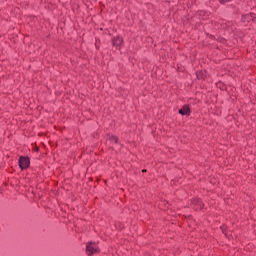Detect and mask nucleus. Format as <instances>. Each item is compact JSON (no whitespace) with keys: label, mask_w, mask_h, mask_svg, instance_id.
<instances>
[{"label":"nucleus","mask_w":256,"mask_h":256,"mask_svg":"<svg viewBox=\"0 0 256 256\" xmlns=\"http://www.w3.org/2000/svg\"><path fill=\"white\" fill-rule=\"evenodd\" d=\"M121 45H123V39L121 37L113 39V46L116 47V49H121Z\"/></svg>","instance_id":"obj_3"},{"label":"nucleus","mask_w":256,"mask_h":256,"mask_svg":"<svg viewBox=\"0 0 256 256\" xmlns=\"http://www.w3.org/2000/svg\"><path fill=\"white\" fill-rule=\"evenodd\" d=\"M228 1H231V0H220V3L223 5L225 3H228Z\"/></svg>","instance_id":"obj_6"},{"label":"nucleus","mask_w":256,"mask_h":256,"mask_svg":"<svg viewBox=\"0 0 256 256\" xmlns=\"http://www.w3.org/2000/svg\"><path fill=\"white\" fill-rule=\"evenodd\" d=\"M29 158L27 157H20L19 159V165H20V169H27V167H29Z\"/></svg>","instance_id":"obj_2"},{"label":"nucleus","mask_w":256,"mask_h":256,"mask_svg":"<svg viewBox=\"0 0 256 256\" xmlns=\"http://www.w3.org/2000/svg\"><path fill=\"white\" fill-rule=\"evenodd\" d=\"M98 249L99 248L97 247V244H95V243H88L86 245V253L88 256L95 255V253H97Z\"/></svg>","instance_id":"obj_1"},{"label":"nucleus","mask_w":256,"mask_h":256,"mask_svg":"<svg viewBox=\"0 0 256 256\" xmlns=\"http://www.w3.org/2000/svg\"><path fill=\"white\" fill-rule=\"evenodd\" d=\"M145 171H147V170H142L143 173H145Z\"/></svg>","instance_id":"obj_8"},{"label":"nucleus","mask_w":256,"mask_h":256,"mask_svg":"<svg viewBox=\"0 0 256 256\" xmlns=\"http://www.w3.org/2000/svg\"><path fill=\"white\" fill-rule=\"evenodd\" d=\"M197 205H198L199 207H201V199H198V200H197Z\"/></svg>","instance_id":"obj_7"},{"label":"nucleus","mask_w":256,"mask_h":256,"mask_svg":"<svg viewBox=\"0 0 256 256\" xmlns=\"http://www.w3.org/2000/svg\"><path fill=\"white\" fill-rule=\"evenodd\" d=\"M110 141L112 143H117V137H115V136L110 137Z\"/></svg>","instance_id":"obj_5"},{"label":"nucleus","mask_w":256,"mask_h":256,"mask_svg":"<svg viewBox=\"0 0 256 256\" xmlns=\"http://www.w3.org/2000/svg\"><path fill=\"white\" fill-rule=\"evenodd\" d=\"M180 115H191V110L189 106L185 105L179 110Z\"/></svg>","instance_id":"obj_4"}]
</instances>
